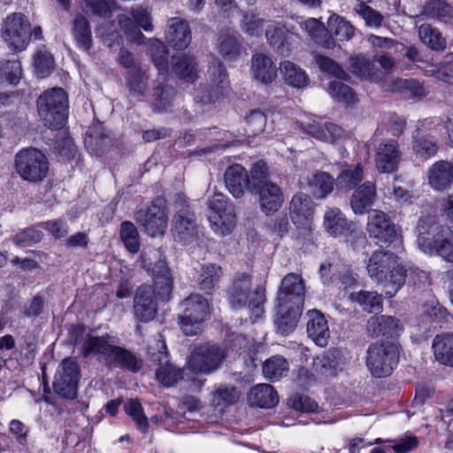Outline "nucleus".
Masks as SVG:
<instances>
[{"label": "nucleus", "instance_id": "f257e3e1", "mask_svg": "<svg viewBox=\"0 0 453 453\" xmlns=\"http://www.w3.org/2000/svg\"><path fill=\"white\" fill-rule=\"evenodd\" d=\"M154 288L150 285H142L134 297V314L141 322L152 320L157 310V299L168 301L173 290V277L165 261H157L151 270Z\"/></svg>", "mask_w": 453, "mask_h": 453}, {"label": "nucleus", "instance_id": "f03ea898", "mask_svg": "<svg viewBox=\"0 0 453 453\" xmlns=\"http://www.w3.org/2000/svg\"><path fill=\"white\" fill-rule=\"evenodd\" d=\"M226 299L232 309L246 308L251 316L257 319L264 313L265 288L253 284L251 275L246 273H236L226 289Z\"/></svg>", "mask_w": 453, "mask_h": 453}, {"label": "nucleus", "instance_id": "7ed1b4c3", "mask_svg": "<svg viewBox=\"0 0 453 453\" xmlns=\"http://www.w3.org/2000/svg\"><path fill=\"white\" fill-rule=\"evenodd\" d=\"M68 96L61 88L44 91L37 99V111L43 124L50 129L62 128L68 118Z\"/></svg>", "mask_w": 453, "mask_h": 453}, {"label": "nucleus", "instance_id": "20e7f679", "mask_svg": "<svg viewBox=\"0 0 453 453\" xmlns=\"http://www.w3.org/2000/svg\"><path fill=\"white\" fill-rule=\"evenodd\" d=\"M399 346L392 342H376L366 351V366L375 378L392 373L399 361Z\"/></svg>", "mask_w": 453, "mask_h": 453}, {"label": "nucleus", "instance_id": "39448f33", "mask_svg": "<svg viewBox=\"0 0 453 453\" xmlns=\"http://www.w3.org/2000/svg\"><path fill=\"white\" fill-rule=\"evenodd\" d=\"M182 314L180 325L186 335L197 334L202 324L210 319L211 309L208 300L200 294H191L180 303Z\"/></svg>", "mask_w": 453, "mask_h": 453}, {"label": "nucleus", "instance_id": "423d86ee", "mask_svg": "<svg viewBox=\"0 0 453 453\" xmlns=\"http://www.w3.org/2000/svg\"><path fill=\"white\" fill-rule=\"evenodd\" d=\"M173 208L175 216L172 229L173 236L175 241L188 244L197 236V224L186 195L178 193L175 196Z\"/></svg>", "mask_w": 453, "mask_h": 453}, {"label": "nucleus", "instance_id": "0eeeda50", "mask_svg": "<svg viewBox=\"0 0 453 453\" xmlns=\"http://www.w3.org/2000/svg\"><path fill=\"white\" fill-rule=\"evenodd\" d=\"M0 33L12 50L22 51L27 49L32 37L31 24L24 14L13 12L4 19Z\"/></svg>", "mask_w": 453, "mask_h": 453}, {"label": "nucleus", "instance_id": "6e6552de", "mask_svg": "<svg viewBox=\"0 0 453 453\" xmlns=\"http://www.w3.org/2000/svg\"><path fill=\"white\" fill-rule=\"evenodd\" d=\"M15 169L21 179L29 182H38L46 177L49 162L39 150L24 149L15 156Z\"/></svg>", "mask_w": 453, "mask_h": 453}, {"label": "nucleus", "instance_id": "1a4fd4ad", "mask_svg": "<svg viewBox=\"0 0 453 453\" xmlns=\"http://www.w3.org/2000/svg\"><path fill=\"white\" fill-rule=\"evenodd\" d=\"M226 351L216 344L196 346L188 360V367L195 373L210 374L219 368Z\"/></svg>", "mask_w": 453, "mask_h": 453}, {"label": "nucleus", "instance_id": "9d476101", "mask_svg": "<svg viewBox=\"0 0 453 453\" xmlns=\"http://www.w3.org/2000/svg\"><path fill=\"white\" fill-rule=\"evenodd\" d=\"M81 370L76 358H64L54 376V392L65 399H74L77 395Z\"/></svg>", "mask_w": 453, "mask_h": 453}, {"label": "nucleus", "instance_id": "9b49d317", "mask_svg": "<svg viewBox=\"0 0 453 453\" xmlns=\"http://www.w3.org/2000/svg\"><path fill=\"white\" fill-rule=\"evenodd\" d=\"M211 212L208 219L216 232L225 235L232 231L235 226V214L232 203L222 193H214L209 201Z\"/></svg>", "mask_w": 453, "mask_h": 453}, {"label": "nucleus", "instance_id": "f8f14e48", "mask_svg": "<svg viewBox=\"0 0 453 453\" xmlns=\"http://www.w3.org/2000/svg\"><path fill=\"white\" fill-rule=\"evenodd\" d=\"M366 230L369 236L382 247H388L399 239L398 230L395 223L383 211L372 210L369 211Z\"/></svg>", "mask_w": 453, "mask_h": 453}, {"label": "nucleus", "instance_id": "ddd939ff", "mask_svg": "<svg viewBox=\"0 0 453 453\" xmlns=\"http://www.w3.org/2000/svg\"><path fill=\"white\" fill-rule=\"evenodd\" d=\"M134 219L144 227L149 235L155 237L163 234L167 226L165 201L161 198L155 199L148 208L137 211Z\"/></svg>", "mask_w": 453, "mask_h": 453}, {"label": "nucleus", "instance_id": "4468645a", "mask_svg": "<svg viewBox=\"0 0 453 453\" xmlns=\"http://www.w3.org/2000/svg\"><path fill=\"white\" fill-rule=\"evenodd\" d=\"M446 229L450 227L439 224L430 216L421 217L416 226L418 248L425 253L434 254V247L445 236Z\"/></svg>", "mask_w": 453, "mask_h": 453}, {"label": "nucleus", "instance_id": "2eb2a0df", "mask_svg": "<svg viewBox=\"0 0 453 453\" xmlns=\"http://www.w3.org/2000/svg\"><path fill=\"white\" fill-rule=\"evenodd\" d=\"M375 165L380 173H391L397 170L402 151L397 141L388 138L375 145Z\"/></svg>", "mask_w": 453, "mask_h": 453}, {"label": "nucleus", "instance_id": "dca6fc26", "mask_svg": "<svg viewBox=\"0 0 453 453\" xmlns=\"http://www.w3.org/2000/svg\"><path fill=\"white\" fill-rule=\"evenodd\" d=\"M305 296V283L301 274L290 273L281 280L277 293L279 303L303 307Z\"/></svg>", "mask_w": 453, "mask_h": 453}, {"label": "nucleus", "instance_id": "f3484780", "mask_svg": "<svg viewBox=\"0 0 453 453\" xmlns=\"http://www.w3.org/2000/svg\"><path fill=\"white\" fill-rule=\"evenodd\" d=\"M250 190L258 196L259 207L266 215L278 211L284 202L281 188L273 181L254 184Z\"/></svg>", "mask_w": 453, "mask_h": 453}, {"label": "nucleus", "instance_id": "a211bd4d", "mask_svg": "<svg viewBox=\"0 0 453 453\" xmlns=\"http://www.w3.org/2000/svg\"><path fill=\"white\" fill-rule=\"evenodd\" d=\"M366 328L372 336L382 335L391 339L398 337L403 330L398 319L387 315L371 317L367 321Z\"/></svg>", "mask_w": 453, "mask_h": 453}, {"label": "nucleus", "instance_id": "6ab92c4d", "mask_svg": "<svg viewBox=\"0 0 453 453\" xmlns=\"http://www.w3.org/2000/svg\"><path fill=\"white\" fill-rule=\"evenodd\" d=\"M224 180L227 190L235 198L243 196L250 187V180L246 169L234 164L228 166L224 174Z\"/></svg>", "mask_w": 453, "mask_h": 453}, {"label": "nucleus", "instance_id": "aec40b11", "mask_svg": "<svg viewBox=\"0 0 453 453\" xmlns=\"http://www.w3.org/2000/svg\"><path fill=\"white\" fill-rule=\"evenodd\" d=\"M397 257L389 250H379L372 253L368 265L367 272L371 278L374 279L378 283L383 282L387 278L388 271L395 265Z\"/></svg>", "mask_w": 453, "mask_h": 453}, {"label": "nucleus", "instance_id": "412c9836", "mask_svg": "<svg viewBox=\"0 0 453 453\" xmlns=\"http://www.w3.org/2000/svg\"><path fill=\"white\" fill-rule=\"evenodd\" d=\"M377 198L376 185L372 181H365L358 186L353 192L349 204L353 212L357 215L369 213Z\"/></svg>", "mask_w": 453, "mask_h": 453}, {"label": "nucleus", "instance_id": "4be33fe9", "mask_svg": "<svg viewBox=\"0 0 453 453\" xmlns=\"http://www.w3.org/2000/svg\"><path fill=\"white\" fill-rule=\"evenodd\" d=\"M307 334L309 337L318 346H326L330 338V330L324 314L318 310H311L307 312Z\"/></svg>", "mask_w": 453, "mask_h": 453}, {"label": "nucleus", "instance_id": "5701e85b", "mask_svg": "<svg viewBox=\"0 0 453 453\" xmlns=\"http://www.w3.org/2000/svg\"><path fill=\"white\" fill-rule=\"evenodd\" d=\"M323 226L332 237L337 238L347 235L352 229L353 224L338 208H328L324 214Z\"/></svg>", "mask_w": 453, "mask_h": 453}, {"label": "nucleus", "instance_id": "b1692460", "mask_svg": "<svg viewBox=\"0 0 453 453\" xmlns=\"http://www.w3.org/2000/svg\"><path fill=\"white\" fill-rule=\"evenodd\" d=\"M165 40L175 50L186 49L191 42V31L188 22L180 18L171 19L165 32Z\"/></svg>", "mask_w": 453, "mask_h": 453}, {"label": "nucleus", "instance_id": "393cba45", "mask_svg": "<svg viewBox=\"0 0 453 453\" xmlns=\"http://www.w3.org/2000/svg\"><path fill=\"white\" fill-rule=\"evenodd\" d=\"M290 217L297 226L307 225L314 213L313 202L310 196L303 193L295 195L289 205Z\"/></svg>", "mask_w": 453, "mask_h": 453}, {"label": "nucleus", "instance_id": "a878e982", "mask_svg": "<svg viewBox=\"0 0 453 453\" xmlns=\"http://www.w3.org/2000/svg\"><path fill=\"white\" fill-rule=\"evenodd\" d=\"M302 311L303 307L278 303L277 314L274 320L278 331L284 335L292 333L297 326Z\"/></svg>", "mask_w": 453, "mask_h": 453}, {"label": "nucleus", "instance_id": "bb28decb", "mask_svg": "<svg viewBox=\"0 0 453 453\" xmlns=\"http://www.w3.org/2000/svg\"><path fill=\"white\" fill-rule=\"evenodd\" d=\"M253 78L263 84H269L277 76V68L272 58L264 53H255L250 65Z\"/></svg>", "mask_w": 453, "mask_h": 453}, {"label": "nucleus", "instance_id": "cd10ccee", "mask_svg": "<svg viewBox=\"0 0 453 453\" xmlns=\"http://www.w3.org/2000/svg\"><path fill=\"white\" fill-rule=\"evenodd\" d=\"M411 17L421 19L427 18L449 23L453 19V6L444 0H428L422 6L420 12L411 14Z\"/></svg>", "mask_w": 453, "mask_h": 453}, {"label": "nucleus", "instance_id": "c85d7f7f", "mask_svg": "<svg viewBox=\"0 0 453 453\" xmlns=\"http://www.w3.org/2000/svg\"><path fill=\"white\" fill-rule=\"evenodd\" d=\"M106 365L114 368L127 370L136 372L142 368V361L130 350L114 345L111 350L109 357L105 363Z\"/></svg>", "mask_w": 453, "mask_h": 453}, {"label": "nucleus", "instance_id": "c756f323", "mask_svg": "<svg viewBox=\"0 0 453 453\" xmlns=\"http://www.w3.org/2000/svg\"><path fill=\"white\" fill-rule=\"evenodd\" d=\"M248 403L259 408H272L279 402V396L274 388L269 384H257L248 393Z\"/></svg>", "mask_w": 453, "mask_h": 453}, {"label": "nucleus", "instance_id": "7c9ffc66", "mask_svg": "<svg viewBox=\"0 0 453 453\" xmlns=\"http://www.w3.org/2000/svg\"><path fill=\"white\" fill-rule=\"evenodd\" d=\"M453 181V172L447 160H440L428 170V182L435 190H444Z\"/></svg>", "mask_w": 453, "mask_h": 453}, {"label": "nucleus", "instance_id": "2f4dec72", "mask_svg": "<svg viewBox=\"0 0 453 453\" xmlns=\"http://www.w3.org/2000/svg\"><path fill=\"white\" fill-rule=\"evenodd\" d=\"M223 276L220 265L213 263L203 265L197 278L198 288L204 294L211 295L219 287Z\"/></svg>", "mask_w": 453, "mask_h": 453}, {"label": "nucleus", "instance_id": "473e14b6", "mask_svg": "<svg viewBox=\"0 0 453 453\" xmlns=\"http://www.w3.org/2000/svg\"><path fill=\"white\" fill-rule=\"evenodd\" d=\"M241 35L234 31H222L218 37L219 53L226 60H234L241 53Z\"/></svg>", "mask_w": 453, "mask_h": 453}, {"label": "nucleus", "instance_id": "72a5a7b5", "mask_svg": "<svg viewBox=\"0 0 453 453\" xmlns=\"http://www.w3.org/2000/svg\"><path fill=\"white\" fill-rule=\"evenodd\" d=\"M265 36L269 44L280 55H288L290 51L288 29L284 25L274 22L268 25L265 30Z\"/></svg>", "mask_w": 453, "mask_h": 453}, {"label": "nucleus", "instance_id": "f704fd0d", "mask_svg": "<svg viewBox=\"0 0 453 453\" xmlns=\"http://www.w3.org/2000/svg\"><path fill=\"white\" fill-rule=\"evenodd\" d=\"M432 347L434 357L440 364L453 367V334L436 335Z\"/></svg>", "mask_w": 453, "mask_h": 453}, {"label": "nucleus", "instance_id": "c9c22d12", "mask_svg": "<svg viewBox=\"0 0 453 453\" xmlns=\"http://www.w3.org/2000/svg\"><path fill=\"white\" fill-rule=\"evenodd\" d=\"M302 27L317 44L326 49L334 47V40L328 33L327 28L317 19L310 18L306 19Z\"/></svg>", "mask_w": 453, "mask_h": 453}, {"label": "nucleus", "instance_id": "e433bc0d", "mask_svg": "<svg viewBox=\"0 0 453 453\" xmlns=\"http://www.w3.org/2000/svg\"><path fill=\"white\" fill-rule=\"evenodd\" d=\"M73 36L80 49L88 51L93 44L92 32L88 19L81 15H76L73 20Z\"/></svg>", "mask_w": 453, "mask_h": 453}, {"label": "nucleus", "instance_id": "4c0bfd02", "mask_svg": "<svg viewBox=\"0 0 453 453\" xmlns=\"http://www.w3.org/2000/svg\"><path fill=\"white\" fill-rule=\"evenodd\" d=\"M334 187V179L326 172H316L308 179V188L316 198H325Z\"/></svg>", "mask_w": 453, "mask_h": 453}, {"label": "nucleus", "instance_id": "58836bf2", "mask_svg": "<svg viewBox=\"0 0 453 453\" xmlns=\"http://www.w3.org/2000/svg\"><path fill=\"white\" fill-rule=\"evenodd\" d=\"M111 337L108 334L102 336H93L85 342V348L82 350V356L84 357H88L90 355L99 356L104 363L107 361V357H109L111 350L112 349L114 344L111 342Z\"/></svg>", "mask_w": 453, "mask_h": 453}, {"label": "nucleus", "instance_id": "ea45409f", "mask_svg": "<svg viewBox=\"0 0 453 453\" xmlns=\"http://www.w3.org/2000/svg\"><path fill=\"white\" fill-rule=\"evenodd\" d=\"M209 75L211 78V85L216 88L213 90V95L209 96L208 102L214 101L223 95L224 91L228 87V79L226 70L219 59L212 61L209 66Z\"/></svg>", "mask_w": 453, "mask_h": 453}, {"label": "nucleus", "instance_id": "a19ab883", "mask_svg": "<svg viewBox=\"0 0 453 453\" xmlns=\"http://www.w3.org/2000/svg\"><path fill=\"white\" fill-rule=\"evenodd\" d=\"M280 72L287 84L293 88H302L307 86L309 78L304 70L290 61L280 64Z\"/></svg>", "mask_w": 453, "mask_h": 453}, {"label": "nucleus", "instance_id": "79ce46f5", "mask_svg": "<svg viewBox=\"0 0 453 453\" xmlns=\"http://www.w3.org/2000/svg\"><path fill=\"white\" fill-rule=\"evenodd\" d=\"M241 391L232 385H220L211 393L210 402L215 408L224 409L238 402Z\"/></svg>", "mask_w": 453, "mask_h": 453}, {"label": "nucleus", "instance_id": "37998d69", "mask_svg": "<svg viewBox=\"0 0 453 453\" xmlns=\"http://www.w3.org/2000/svg\"><path fill=\"white\" fill-rule=\"evenodd\" d=\"M339 351L330 349L313 359L312 366L314 371L323 376H332L336 373L339 361Z\"/></svg>", "mask_w": 453, "mask_h": 453}, {"label": "nucleus", "instance_id": "c03bdc74", "mask_svg": "<svg viewBox=\"0 0 453 453\" xmlns=\"http://www.w3.org/2000/svg\"><path fill=\"white\" fill-rule=\"evenodd\" d=\"M172 70L183 80L193 81L196 77V63L193 57L187 54L173 57Z\"/></svg>", "mask_w": 453, "mask_h": 453}, {"label": "nucleus", "instance_id": "a18cd8bd", "mask_svg": "<svg viewBox=\"0 0 453 453\" xmlns=\"http://www.w3.org/2000/svg\"><path fill=\"white\" fill-rule=\"evenodd\" d=\"M111 141V133L106 132L102 124H96L89 127L84 142L87 147H91L95 153L98 154Z\"/></svg>", "mask_w": 453, "mask_h": 453}, {"label": "nucleus", "instance_id": "49530a36", "mask_svg": "<svg viewBox=\"0 0 453 453\" xmlns=\"http://www.w3.org/2000/svg\"><path fill=\"white\" fill-rule=\"evenodd\" d=\"M406 270L398 264V261L388 273L387 278L380 282L384 287L385 295L393 297L405 282Z\"/></svg>", "mask_w": 453, "mask_h": 453}, {"label": "nucleus", "instance_id": "de8ad7c7", "mask_svg": "<svg viewBox=\"0 0 453 453\" xmlns=\"http://www.w3.org/2000/svg\"><path fill=\"white\" fill-rule=\"evenodd\" d=\"M288 369V361L282 356L276 355L268 358L264 363L263 374L267 380L276 381L286 376Z\"/></svg>", "mask_w": 453, "mask_h": 453}, {"label": "nucleus", "instance_id": "09e8293b", "mask_svg": "<svg viewBox=\"0 0 453 453\" xmlns=\"http://www.w3.org/2000/svg\"><path fill=\"white\" fill-rule=\"evenodd\" d=\"M330 35H334L339 41H348L354 36L355 27L344 18L333 14L327 21Z\"/></svg>", "mask_w": 453, "mask_h": 453}, {"label": "nucleus", "instance_id": "8fccbe9b", "mask_svg": "<svg viewBox=\"0 0 453 453\" xmlns=\"http://www.w3.org/2000/svg\"><path fill=\"white\" fill-rule=\"evenodd\" d=\"M147 354L150 365L154 366L155 369L168 364L169 355L161 334L157 335L154 344L148 346Z\"/></svg>", "mask_w": 453, "mask_h": 453}, {"label": "nucleus", "instance_id": "3c124183", "mask_svg": "<svg viewBox=\"0 0 453 453\" xmlns=\"http://www.w3.org/2000/svg\"><path fill=\"white\" fill-rule=\"evenodd\" d=\"M349 69L353 74L365 79L377 77L374 63L364 55H356L349 58Z\"/></svg>", "mask_w": 453, "mask_h": 453}, {"label": "nucleus", "instance_id": "603ef678", "mask_svg": "<svg viewBox=\"0 0 453 453\" xmlns=\"http://www.w3.org/2000/svg\"><path fill=\"white\" fill-rule=\"evenodd\" d=\"M418 35L421 41L434 50H442L446 47V40L441 33L429 24H423L418 27Z\"/></svg>", "mask_w": 453, "mask_h": 453}, {"label": "nucleus", "instance_id": "864d4df0", "mask_svg": "<svg viewBox=\"0 0 453 453\" xmlns=\"http://www.w3.org/2000/svg\"><path fill=\"white\" fill-rule=\"evenodd\" d=\"M328 92L334 100L344 103L347 105H352L357 102L355 91L349 86L341 81H331Z\"/></svg>", "mask_w": 453, "mask_h": 453}, {"label": "nucleus", "instance_id": "5fc2aeb1", "mask_svg": "<svg viewBox=\"0 0 453 453\" xmlns=\"http://www.w3.org/2000/svg\"><path fill=\"white\" fill-rule=\"evenodd\" d=\"M351 298L370 313L379 311L382 308V297L377 292L359 291L352 293Z\"/></svg>", "mask_w": 453, "mask_h": 453}, {"label": "nucleus", "instance_id": "6e6d98bb", "mask_svg": "<svg viewBox=\"0 0 453 453\" xmlns=\"http://www.w3.org/2000/svg\"><path fill=\"white\" fill-rule=\"evenodd\" d=\"M412 149L415 154L422 159H428L437 153V142L432 136L413 135Z\"/></svg>", "mask_w": 453, "mask_h": 453}, {"label": "nucleus", "instance_id": "4d7b16f0", "mask_svg": "<svg viewBox=\"0 0 453 453\" xmlns=\"http://www.w3.org/2000/svg\"><path fill=\"white\" fill-rule=\"evenodd\" d=\"M393 90L399 92L404 97H423L426 95L424 87L416 80L398 79L393 83Z\"/></svg>", "mask_w": 453, "mask_h": 453}, {"label": "nucleus", "instance_id": "13d9d810", "mask_svg": "<svg viewBox=\"0 0 453 453\" xmlns=\"http://www.w3.org/2000/svg\"><path fill=\"white\" fill-rule=\"evenodd\" d=\"M314 58L320 71L326 75L339 80H347L349 78V74L334 59L320 54H315Z\"/></svg>", "mask_w": 453, "mask_h": 453}, {"label": "nucleus", "instance_id": "bf43d9fd", "mask_svg": "<svg viewBox=\"0 0 453 453\" xmlns=\"http://www.w3.org/2000/svg\"><path fill=\"white\" fill-rule=\"evenodd\" d=\"M124 410L127 415L132 418L136 427L142 433H146L149 428L148 418L143 412L142 404L134 399H130L124 404Z\"/></svg>", "mask_w": 453, "mask_h": 453}, {"label": "nucleus", "instance_id": "052dcab7", "mask_svg": "<svg viewBox=\"0 0 453 453\" xmlns=\"http://www.w3.org/2000/svg\"><path fill=\"white\" fill-rule=\"evenodd\" d=\"M119 234L125 247L131 253H136L139 250V234L136 226L132 222H123L120 225Z\"/></svg>", "mask_w": 453, "mask_h": 453}, {"label": "nucleus", "instance_id": "680f3d73", "mask_svg": "<svg viewBox=\"0 0 453 453\" xmlns=\"http://www.w3.org/2000/svg\"><path fill=\"white\" fill-rule=\"evenodd\" d=\"M148 75L141 67L129 71L127 84L132 94L143 96L148 87Z\"/></svg>", "mask_w": 453, "mask_h": 453}, {"label": "nucleus", "instance_id": "e2e57ef3", "mask_svg": "<svg viewBox=\"0 0 453 453\" xmlns=\"http://www.w3.org/2000/svg\"><path fill=\"white\" fill-rule=\"evenodd\" d=\"M150 55L152 61L161 74L168 72V50L160 41H153L150 43Z\"/></svg>", "mask_w": 453, "mask_h": 453}, {"label": "nucleus", "instance_id": "0e129e2a", "mask_svg": "<svg viewBox=\"0 0 453 453\" xmlns=\"http://www.w3.org/2000/svg\"><path fill=\"white\" fill-rule=\"evenodd\" d=\"M175 90L169 85H157L153 90V98L155 101V111H163L172 104L174 97Z\"/></svg>", "mask_w": 453, "mask_h": 453}, {"label": "nucleus", "instance_id": "69168bd1", "mask_svg": "<svg viewBox=\"0 0 453 453\" xmlns=\"http://www.w3.org/2000/svg\"><path fill=\"white\" fill-rule=\"evenodd\" d=\"M34 66L36 75L40 78L48 76L54 68V58L50 52L39 50L34 57Z\"/></svg>", "mask_w": 453, "mask_h": 453}, {"label": "nucleus", "instance_id": "338daca9", "mask_svg": "<svg viewBox=\"0 0 453 453\" xmlns=\"http://www.w3.org/2000/svg\"><path fill=\"white\" fill-rule=\"evenodd\" d=\"M354 12L365 20L366 26L372 27L381 26L383 16L376 10L368 6L365 2L357 4L354 7Z\"/></svg>", "mask_w": 453, "mask_h": 453}, {"label": "nucleus", "instance_id": "774afa93", "mask_svg": "<svg viewBox=\"0 0 453 453\" xmlns=\"http://www.w3.org/2000/svg\"><path fill=\"white\" fill-rule=\"evenodd\" d=\"M86 12L94 16L110 18L114 7L113 0H86Z\"/></svg>", "mask_w": 453, "mask_h": 453}]
</instances>
